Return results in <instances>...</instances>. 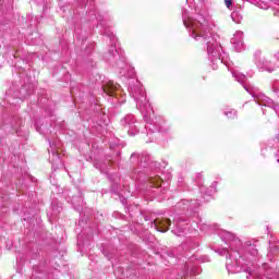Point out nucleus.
Wrapping results in <instances>:
<instances>
[{
  "instance_id": "obj_1",
  "label": "nucleus",
  "mask_w": 279,
  "mask_h": 279,
  "mask_svg": "<svg viewBox=\"0 0 279 279\" xmlns=\"http://www.w3.org/2000/svg\"><path fill=\"white\" fill-rule=\"evenodd\" d=\"M154 226L157 232H169L171 220L169 218H157L154 220Z\"/></svg>"
},
{
  "instance_id": "obj_4",
  "label": "nucleus",
  "mask_w": 279,
  "mask_h": 279,
  "mask_svg": "<svg viewBox=\"0 0 279 279\" xmlns=\"http://www.w3.org/2000/svg\"><path fill=\"white\" fill-rule=\"evenodd\" d=\"M225 4L230 9L232 7V0H225Z\"/></svg>"
},
{
  "instance_id": "obj_3",
  "label": "nucleus",
  "mask_w": 279,
  "mask_h": 279,
  "mask_svg": "<svg viewBox=\"0 0 279 279\" xmlns=\"http://www.w3.org/2000/svg\"><path fill=\"white\" fill-rule=\"evenodd\" d=\"M150 186H154V189H160L162 186V179L160 177H154L149 179Z\"/></svg>"
},
{
  "instance_id": "obj_2",
  "label": "nucleus",
  "mask_w": 279,
  "mask_h": 279,
  "mask_svg": "<svg viewBox=\"0 0 279 279\" xmlns=\"http://www.w3.org/2000/svg\"><path fill=\"white\" fill-rule=\"evenodd\" d=\"M119 88H121V86L112 81H109L106 85L102 86L104 93L109 95V97H114V95L119 93Z\"/></svg>"
}]
</instances>
